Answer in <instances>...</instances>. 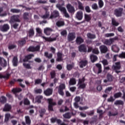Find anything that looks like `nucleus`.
Masks as SVG:
<instances>
[{"label": "nucleus", "mask_w": 125, "mask_h": 125, "mask_svg": "<svg viewBox=\"0 0 125 125\" xmlns=\"http://www.w3.org/2000/svg\"><path fill=\"white\" fill-rule=\"evenodd\" d=\"M47 101L48 103V111H50L51 112H53L54 109H53V106H56V102H53V99L50 98L47 99Z\"/></svg>", "instance_id": "nucleus-1"}, {"label": "nucleus", "mask_w": 125, "mask_h": 125, "mask_svg": "<svg viewBox=\"0 0 125 125\" xmlns=\"http://www.w3.org/2000/svg\"><path fill=\"white\" fill-rule=\"evenodd\" d=\"M10 76H11V74L7 72L5 75H3L4 79H6V80H8L9 78L10 77Z\"/></svg>", "instance_id": "nucleus-59"}, {"label": "nucleus", "mask_w": 125, "mask_h": 125, "mask_svg": "<svg viewBox=\"0 0 125 125\" xmlns=\"http://www.w3.org/2000/svg\"><path fill=\"white\" fill-rule=\"evenodd\" d=\"M119 115V113L116 111L115 113H112L111 111L108 112V116L109 117H115V116H118Z\"/></svg>", "instance_id": "nucleus-48"}, {"label": "nucleus", "mask_w": 125, "mask_h": 125, "mask_svg": "<svg viewBox=\"0 0 125 125\" xmlns=\"http://www.w3.org/2000/svg\"><path fill=\"white\" fill-rule=\"evenodd\" d=\"M57 58L56 59V61L57 62H61L63 61V54L60 52H58L57 54Z\"/></svg>", "instance_id": "nucleus-17"}, {"label": "nucleus", "mask_w": 125, "mask_h": 125, "mask_svg": "<svg viewBox=\"0 0 125 125\" xmlns=\"http://www.w3.org/2000/svg\"><path fill=\"white\" fill-rule=\"evenodd\" d=\"M20 16L19 15H14L11 17L10 22L11 23H14V22H20L21 21L19 19Z\"/></svg>", "instance_id": "nucleus-7"}, {"label": "nucleus", "mask_w": 125, "mask_h": 125, "mask_svg": "<svg viewBox=\"0 0 125 125\" xmlns=\"http://www.w3.org/2000/svg\"><path fill=\"white\" fill-rule=\"evenodd\" d=\"M90 59H91V62H92V63H94L95 61H97V59H98V58H97V56L94 55H92L90 56Z\"/></svg>", "instance_id": "nucleus-39"}, {"label": "nucleus", "mask_w": 125, "mask_h": 125, "mask_svg": "<svg viewBox=\"0 0 125 125\" xmlns=\"http://www.w3.org/2000/svg\"><path fill=\"white\" fill-rule=\"evenodd\" d=\"M85 81V79H84V78H83L82 79H79L78 84H81L83 83Z\"/></svg>", "instance_id": "nucleus-60"}, {"label": "nucleus", "mask_w": 125, "mask_h": 125, "mask_svg": "<svg viewBox=\"0 0 125 125\" xmlns=\"http://www.w3.org/2000/svg\"><path fill=\"white\" fill-rule=\"evenodd\" d=\"M26 37L23 38L21 39V40H20L18 41L19 45L20 46H23L24 44L26 43Z\"/></svg>", "instance_id": "nucleus-26"}, {"label": "nucleus", "mask_w": 125, "mask_h": 125, "mask_svg": "<svg viewBox=\"0 0 125 125\" xmlns=\"http://www.w3.org/2000/svg\"><path fill=\"white\" fill-rule=\"evenodd\" d=\"M78 49L80 52H87V49L86 45L84 44H82L78 47Z\"/></svg>", "instance_id": "nucleus-10"}, {"label": "nucleus", "mask_w": 125, "mask_h": 125, "mask_svg": "<svg viewBox=\"0 0 125 125\" xmlns=\"http://www.w3.org/2000/svg\"><path fill=\"white\" fill-rule=\"evenodd\" d=\"M10 27L9 25L7 23L4 24L2 26H0V30L1 32H7L9 30Z\"/></svg>", "instance_id": "nucleus-9"}, {"label": "nucleus", "mask_w": 125, "mask_h": 125, "mask_svg": "<svg viewBox=\"0 0 125 125\" xmlns=\"http://www.w3.org/2000/svg\"><path fill=\"white\" fill-rule=\"evenodd\" d=\"M121 68H122L121 62H115V64H113L112 67V70H114L116 74L121 73V71H119V70H121Z\"/></svg>", "instance_id": "nucleus-3"}, {"label": "nucleus", "mask_w": 125, "mask_h": 125, "mask_svg": "<svg viewBox=\"0 0 125 125\" xmlns=\"http://www.w3.org/2000/svg\"><path fill=\"white\" fill-rule=\"evenodd\" d=\"M21 91H22V89L21 88H14L12 90V92H13L14 94L21 92Z\"/></svg>", "instance_id": "nucleus-37"}, {"label": "nucleus", "mask_w": 125, "mask_h": 125, "mask_svg": "<svg viewBox=\"0 0 125 125\" xmlns=\"http://www.w3.org/2000/svg\"><path fill=\"white\" fill-rule=\"evenodd\" d=\"M56 6L57 8L60 10V11H62L63 13V14L64 15V16L66 17V18H69V17H70V15L68 13H67V10L64 7H62L60 4H57Z\"/></svg>", "instance_id": "nucleus-4"}, {"label": "nucleus", "mask_w": 125, "mask_h": 125, "mask_svg": "<svg viewBox=\"0 0 125 125\" xmlns=\"http://www.w3.org/2000/svg\"><path fill=\"white\" fill-rule=\"evenodd\" d=\"M98 4L100 8H102L104 6V2L102 0H99L98 1Z\"/></svg>", "instance_id": "nucleus-51"}, {"label": "nucleus", "mask_w": 125, "mask_h": 125, "mask_svg": "<svg viewBox=\"0 0 125 125\" xmlns=\"http://www.w3.org/2000/svg\"><path fill=\"white\" fill-rule=\"evenodd\" d=\"M106 79L108 82H113V79H114V77L112 75L108 74L106 76Z\"/></svg>", "instance_id": "nucleus-45"}, {"label": "nucleus", "mask_w": 125, "mask_h": 125, "mask_svg": "<svg viewBox=\"0 0 125 125\" xmlns=\"http://www.w3.org/2000/svg\"><path fill=\"white\" fill-rule=\"evenodd\" d=\"M46 110L44 108H42L41 110L40 111V117H41V118H42V117H43V115H44V114L45 113Z\"/></svg>", "instance_id": "nucleus-56"}, {"label": "nucleus", "mask_w": 125, "mask_h": 125, "mask_svg": "<svg viewBox=\"0 0 125 125\" xmlns=\"http://www.w3.org/2000/svg\"><path fill=\"white\" fill-rule=\"evenodd\" d=\"M42 80L41 79H38L35 81V84H40V83H42Z\"/></svg>", "instance_id": "nucleus-63"}, {"label": "nucleus", "mask_w": 125, "mask_h": 125, "mask_svg": "<svg viewBox=\"0 0 125 125\" xmlns=\"http://www.w3.org/2000/svg\"><path fill=\"white\" fill-rule=\"evenodd\" d=\"M23 103L24 105H30V101H29L27 98H25L24 99Z\"/></svg>", "instance_id": "nucleus-64"}, {"label": "nucleus", "mask_w": 125, "mask_h": 125, "mask_svg": "<svg viewBox=\"0 0 125 125\" xmlns=\"http://www.w3.org/2000/svg\"><path fill=\"white\" fill-rule=\"evenodd\" d=\"M83 11H79L77 12L76 15V18H77L78 20L81 21V20H83Z\"/></svg>", "instance_id": "nucleus-19"}, {"label": "nucleus", "mask_w": 125, "mask_h": 125, "mask_svg": "<svg viewBox=\"0 0 125 125\" xmlns=\"http://www.w3.org/2000/svg\"><path fill=\"white\" fill-rule=\"evenodd\" d=\"M51 122L53 124H54V123L57 122V124L58 125H60V124H61L62 121L60 119H57V118H52L51 119Z\"/></svg>", "instance_id": "nucleus-29"}, {"label": "nucleus", "mask_w": 125, "mask_h": 125, "mask_svg": "<svg viewBox=\"0 0 125 125\" xmlns=\"http://www.w3.org/2000/svg\"><path fill=\"white\" fill-rule=\"evenodd\" d=\"M87 64H88V62L86 60H82L79 62L80 68H83V67H85Z\"/></svg>", "instance_id": "nucleus-21"}, {"label": "nucleus", "mask_w": 125, "mask_h": 125, "mask_svg": "<svg viewBox=\"0 0 125 125\" xmlns=\"http://www.w3.org/2000/svg\"><path fill=\"white\" fill-rule=\"evenodd\" d=\"M115 34L114 33H106L104 35L105 38H109V37H114Z\"/></svg>", "instance_id": "nucleus-61"}, {"label": "nucleus", "mask_w": 125, "mask_h": 125, "mask_svg": "<svg viewBox=\"0 0 125 125\" xmlns=\"http://www.w3.org/2000/svg\"><path fill=\"white\" fill-rule=\"evenodd\" d=\"M61 36L62 37H66L67 36V30H64L61 32Z\"/></svg>", "instance_id": "nucleus-62"}, {"label": "nucleus", "mask_w": 125, "mask_h": 125, "mask_svg": "<svg viewBox=\"0 0 125 125\" xmlns=\"http://www.w3.org/2000/svg\"><path fill=\"white\" fill-rule=\"evenodd\" d=\"M41 49V46L37 45L36 46H30L27 49V51L29 52H36V51H39Z\"/></svg>", "instance_id": "nucleus-5"}, {"label": "nucleus", "mask_w": 125, "mask_h": 125, "mask_svg": "<svg viewBox=\"0 0 125 125\" xmlns=\"http://www.w3.org/2000/svg\"><path fill=\"white\" fill-rule=\"evenodd\" d=\"M122 95H123L122 92H119L114 94V97L115 98V99H117V98L122 97Z\"/></svg>", "instance_id": "nucleus-43"}, {"label": "nucleus", "mask_w": 125, "mask_h": 125, "mask_svg": "<svg viewBox=\"0 0 125 125\" xmlns=\"http://www.w3.org/2000/svg\"><path fill=\"white\" fill-rule=\"evenodd\" d=\"M28 16L29 13L25 12L23 14V18L24 20H28L29 19V18H28Z\"/></svg>", "instance_id": "nucleus-52"}, {"label": "nucleus", "mask_w": 125, "mask_h": 125, "mask_svg": "<svg viewBox=\"0 0 125 125\" xmlns=\"http://www.w3.org/2000/svg\"><path fill=\"white\" fill-rule=\"evenodd\" d=\"M62 116L64 118V119H71V117H72L71 113L70 112H66L65 114H63Z\"/></svg>", "instance_id": "nucleus-38"}, {"label": "nucleus", "mask_w": 125, "mask_h": 125, "mask_svg": "<svg viewBox=\"0 0 125 125\" xmlns=\"http://www.w3.org/2000/svg\"><path fill=\"white\" fill-rule=\"evenodd\" d=\"M118 37H115L113 38H110L109 39H104L103 41V42L104 44H105V45H111L113 42H114L115 41L118 40Z\"/></svg>", "instance_id": "nucleus-2"}, {"label": "nucleus", "mask_w": 125, "mask_h": 125, "mask_svg": "<svg viewBox=\"0 0 125 125\" xmlns=\"http://www.w3.org/2000/svg\"><path fill=\"white\" fill-rule=\"evenodd\" d=\"M50 76L51 79H54V78L56 76V72L54 70L50 72Z\"/></svg>", "instance_id": "nucleus-57"}, {"label": "nucleus", "mask_w": 125, "mask_h": 125, "mask_svg": "<svg viewBox=\"0 0 125 125\" xmlns=\"http://www.w3.org/2000/svg\"><path fill=\"white\" fill-rule=\"evenodd\" d=\"M44 56L46 57V58H48L49 59H50L51 58H52V56L53 55L52 53L48 54V52H44Z\"/></svg>", "instance_id": "nucleus-44"}, {"label": "nucleus", "mask_w": 125, "mask_h": 125, "mask_svg": "<svg viewBox=\"0 0 125 125\" xmlns=\"http://www.w3.org/2000/svg\"><path fill=\"white\" fill-rule=\"evenodd\" d=\"M96 66L98 69V74H101L102 73V65L100 63L96 64Z\"/></svg>", "instance_id": "nucleus-34"}, {"label": "nucleus", "mask_w": 125, "mask_h": 125, "mask_svg": "<svg viewBox=\"0 0 125 125\" xmlns=\"http://www.w3.org/2000/svg\"><path fill=\"white\" fill-rule=\"evenodd\" d=\"M52 93H53V89L52 88H48L44 91V94L46 96H50V95H52Z\"/></svg>", "instance_id": "nucleus-13"}, {"label": "nucleus", "mask_w": 125, "mask_h": 125, "mask_svg": "<svg viewBox=\"0 0 125 125\" xmlns=\"http://www.w3.org/2000/svg\"><path fill=\"white\" fill-rule=\"evenodd\" d=\"M124 9L123 8H119L118 9H116L114 10V14L117 17H121L123 14V11Z\"/></svg>", "instance_id": "nucleus-8"}, {"label": "nucleus", "mask_w": 125, "mask_h": 125, "mask_svg": "<svg viewBox=\"0 0 125 125\" xmlns=\"http://www.w3.org/2000/svg\"><path fill=\"white\" fill-rule=\"evenodd\" d=\"M73 68H74V64H68L66 65L67 71H71Z\"/></svg>", "instance_id": "nucleus-50"}, {"label": "nucleus", "mask_w": 125, "mask_h": 125, "mask_svg": "<svg viewBox=\"0 0 125 125\" xmlns=\"http://www.w3.org/2000/svg\"><path fill=\"white\" fill-rule=\"evenodd\" d=\"M66 88V85H65V84L62 83L58 87V92L60 95H61V96H64V89Z\"/></svg>", "instance_id": "nucleus-6"}, {"label": "nucleus", "mask_w": 125, "mask_h": 125, "mask_svg": "<svg viewBox=\"0 0 125 125\" xmlns=\"http://www.w3.org/2000/svg\"><path fill=\"white\" fill-rule=\"evenodd\" d=\"M83 39L81 37H77L76 40L77 44H82L83 42Z\"/></svg>", "instance_id": "nucleus-23"}, {"label": "nucleus", "mask_w": 125, "mask_h": 125, "mask_svg": "<svg viewBox=\"0 0 125 125\" xmlns=\"http://www.w3.org/2000/svg\"><path fill=\"white\" fill-rule=\"evenodd\" d=\"M77 83V81L74 78H72L70 79L69 82V85H75Z\"/></svg>", "instance_id": "nucleus-31"}, {"label": "nucleus", "mask_w": 125, "mask_h": 125, "mask_svg": "<svg viewBox=\"0 0 125 125\" xmlns=\"http://www.w3.org/2000/svg\"><path fill=\"white\" fill-rule=\"evenodd\" d=\"M0 65L3 68H5L7 66V62H6V60L1 57H0Z\"/></svg>", "instance_id": "nucleus-12"}, {"label": "nucleus", "mask_w": 125, "mask_h": 125, "mask_svg": "<svg viewBox=\"0 0 125 125\" xmlns=\"http://www.w3.org/2000/svg\"><path fill=\"white\" fill-rule=\"evenodd\" d=\"M35 35V31L33 28H31L28 31V37L29 38H32V37H34Z\"/></svg>", "instance_id": "nucleus-35"}, {"label": "nucleus", "mask_w": 125, "mask_h": 125, "mask_svg": "<svg viewBox=\"0 0 125 125\" xmlns=\"http://www.w3.org/2000/svg\"><path fill=\"white\" fill-rule=\"evenodd\" d=\"M75 39H76V35H75V33H70L68 34V35L67 36V40L68 42H72L74 41Z\"/></svg>", "instance_id": "nucleus-14"}, {"label": "nucleus", "mask_w": 125, "mask_h": 125, "mask_svg": "<svg viewBox=\"0 0 125 125\" xmlns=\"http://www.w3.org/2000/svg\"><path fill=\"white\" fill-rule=\"evenodd\" d=\"M50 14V13L47 10H46L45 14L42 16L41 18H42V19H47L49 17Z\"/></svg>", "instance_id": "nucleus-28"}, {"label": "nucleus", "mask_w": 125, "mask_h": 125, "mask_svg": "<svg viewBox=\"0 0 125 125\" xmlns=\"http://www.w3.org/2000/svg\"><path fill=\"white\" fill-rule=\"evenodd\" d=\"M6 97L2 96L0 98V103L2 104H4V103H6L7 101Z\"/></svg>", "instance_id": "nucleus-42"}, {"label": "nucleus", "mask_w": 125, "mask_h": 125, "mask_svg": "<svg viewBox=\"0 0 125 125\" xmlns=\"http://www.w3.org/2000/svg\"><path fill=\"white\" fill-rule=\"evenodd\" d=\"M66 8L69 13H75V8L71 4H68Z\"/></svg>", "instance_id": "nucleus-16"}, {"label": "nucleus", "mask_w": 125, "mask_h": 125, "mask_svg": "<svg viewBox=\"0 0 125 125\" xmlns=\"http://www.w3.org/2000/svg\"><path fill=\"white\" fill-rule=\"evenodd\" d=\"M23 66L26 69H32V67L31 66V64L30 63H23Z\"/></svg>", "instance_id": "nucleus-53"}, {"label": "nucleus", "mask_w": 125, "mask_h": 125, "mask_svg": "<svg viewBox=\"0 0 125 125\" xmlns=\"http://www.w3.org/2000/svg\"><path fill=\"white\" fill-rule=\"evenodd\" d=\"M42 39L45 40L46 42H55V41H56L57 39V37H55L54 38H51V37H45L44 36L42 37Z\"/></svg>", "instance_id": "nucleus-20"}, {"label": "nucleus", "mask_w": 125, "mask_h": 125, "mask_svg": "<svg viewBox=\"0 0 125 125\" xmlns=\"http://www.w3.org/2000/svg\"><path fill=\"white\" fill-rule=\"evenodd\" d=\"M13 63L14 67L18 66V59L16 57H14L13 59Z\"/></svg>", "instance_id": "nucleus-36"}, {"label": "nucleus", "mask_w": 125, "mask_h": 125, "mask_svg": "<svg viewBox=\"0 0 125 125\" xmlns=\"http://www.w3.org/2000/svg\"><path fill=\"white\" fill-rule=\"evenodd\" d=\"M35 55L33 54H28L24 57L23 60V62H28L29 60H31L33 57H34Z\"/></svg>", "instance_id": "nucleus-15"}, {"label": "nucleus", "mask_w": 125, "mask_h": 125, "mask_svg": "<svg viewBox=\"0 0 125 125\" xmlns=\"http://www.w3.org/2000/svg\"><path fill=\"white\" fill-rule=\"evenodd\" d=\"M87 37L90 40H94V39H96V35L88 33L87 34Z\"/></svg>", "instance_id": "nucleus-33"}, {"label": "nucleus", "mask_w": 125, "mask_h": 125, "mask_svg": "<svg viewBox=\"0 0 125 125\" xmlns=\"http://www.w3.org/2000/svg\"><path fill=\"white\" fill-rule=\"evenodd\" d=\"M115 105H124V102L122 100H117L114 103Z\"/></svg>", "instance_id": "nucleus-47"}, {"label": "nucleus", "mask_w": 125, "mask_h": 125, "mask_svg": "<svg viewBox=\"0 0 125 125\" xmlns=\"http://www.w3.org/2000/svg\"><path fill=\"white\" fill-rule=\"evenodd\" d=\"M10 11L12 13H20L21 12V10L18 9H11Z\"/></svg>", "instance_id": "nucleus-46"}, {"label": "nucleus", "mask_w": 125, "mask_h": 125, "mask_svg": "<svg viewBox=\"0 0 125 125\" xmlns=\"http://www.w3.org/2000/svg\"><path fill=\"white\" fill-rule=\"evenodd\" d=\"M79 88H81V89H84L85 87H86V84L84 83H83L82 84H78Z\"/></svg>", "instance_id": "nucleus-54"}, {"label": "nucleus", "mask_w": 125, "mask_h": 125, "mask_svg": "<svg viewBox=\"0 0 125 125\" xmlns=\"http://www.w3.org/2000/svg\"><path fill=\"white\" fill-rule=\"evenodd\" d=\"M56 24L57 27L60 28V27H63V26H65V21H64L60 20L58 21Z\"/></svg>", "instance_id": "nucleus-24"}, {"label": "nucleus", "mask_w": 125, "mask_h": 125, "mask_svg": "<svg viewBox=\"0 0 125 125\" xmlns=\"http://www.w3.org/2000/svg\"><path fill=\"white\" fill-rule=\"evenodd\" d=\"M25 119L26 125H31V119H30V117L29 116H26L25 117Z\"/></svg>", "instance_id": "nucleus-40"}, {"label": "nucleus", "mask_w": 125, "mask_h": 125, "mask_svg": "<svg viewBox=\"0 0 125 125\" xmlns=\"http://www.w3.org/2000/svg\"><path fill=\"white\" fill-rule=\"evenodd\" d=\"M10 110H11V105L8 104H5L3 111L4 112H9Z\"/></svg>", "instance_id": "nucleus-25"}, {"label": "nucleus", "mask_w": 125, "mask_h": 125, "mask_svg": "<svg viewBox=\"0 0 125 125\" xmlns=\"http://www.w3.org/2000/svg\"><path fill=\"white\" fill-rule=\"evenodd\" d=\"M119 58L125 59V52H122L121 54L118 55Z\"/></svg>", "instance_id": "nucleus-58"}, {"label": "nucleus", "mask_w": 125, "mask_h": 125, "mask_svg": "<svg viewBox=\"0 0 125 125\" xmlns=\"http://www.w3.org/2000/svg\"><path fill=\"white\" fill-rule=\"evenodd\" d=\"M100 49L102 53H106V52H108V47L105 45L100 46Z\"/></svg>", "instance_id": "nucleus-18"}, {"label": "nucleus", "mask_w": 125, "mask_h": 125, "mask_svg": "<svg viewBox=\"0 0 125 125\" xmlns=\"http://www.w3.org/2000/svg\"><path fill=\"white\" fill-rule=\"evenodd\" d=\"M84 19L86 22H89L90 20H91V17L90 16V15H88L86 14H84Z\"/></svg>", "instance_id": "nucleus-41"}, {"label": "nucleus", "mask_w": 125, "mask_h": 125, "mask_svg": "<svg viewBox=\"0 0 125 125\" xmlns=\"http://www.w3.org/2000/svg\"><path fill=\"white\" fill-rule=\"evenodd\" d=\"M42 99H43V96L42 95L37 96L35 98V102H36V103H38L39 104H41Z\"/></svg>", "instance_id": "nucleus-22"}, {"label": "nucleus", "mask_w": 125, "mask_h": 125, "mask_svg": "<svg viewBox=\"0 0 125 125\" xmlns=\"http://www.w3.org/2000/svg\"><path fill=\"white\" fill-rule=\"evenodd\" d=\"M10 118V114L7 113L5 115V122H8Z\"/></svg>", "instance_id": "nucleus-55"}, {"label": "nucleus", "mask_w": 125, "mask_h": 125, "mask_svg": "<svg viewBox=\"0 0 125 125\" xmlns=\"http://www.w3.org/2000/svg\"><path fill=\"white\" fill-rule=\"evenodd\" d=\"M65 109H63V108L61 107L60 109V112L61 113H64V112H66V111H69V108H68V107H67L66 106H64Z\"/></svg>", "instance_id": "nucleus-49"}, {"label": "nucleus", "mask_w": 125, "mask_h": 125, "mask_svg": "<svg viewBox=\"0 0 125 125\" xmlns=\"http://www.w3.org/2000/svg\"><path fill=\"white\" fill-rule=\"evenodd\" d=\"M111 24L112 26H114V27H118V26L120 25V23L117 21L116 19H115L114 18L112 19Z\"/></svg>", "instance_id": "nucleus-30"}, {"label": "nucleus", "mask_w": 125, "mask_h": 125, "mask_svg": "<svg viewBox=\"0 0 125 125\" xmlns=\"http://www.w3.org/2000/svg\"><path fill=\"white\" fill-rule=\"evenodd\" d=\"M50 32H52V29L50 28L47 27L44 30V33L47 36H49V35H50Z\"/></svg>", "instance_id": "nucleus-32"}, {"label": "nucleus", "mask_w": 125, "mask_h": 125, "mask_svg": "<svg viewBox=\"0 0 125 125\" xmlns=\"http://www.w3.org/2000/svg\"><path fill=\"white\" fill-rule=\"evenodd\" d=\"M59 16V12L57 10H54L51 14V15L49 18V19H53V18H57Z\"/></svg>", "instance_id": "nucleus-11"}, {"label": "nucleus", "mask_w": 125, "mask_h": 125, "mask_svg": "<svg viewBox=\"0 0 125 125\" xmlns=\"http://www.w3.org/2000/svg\"><path fill=\"white\" fill-rule=\"evenodd\" d=\"M111 49L113 52L118 53L120 51V48L117 45H113L111 47Z\"/></svg>", "instance_id": "nucleus-27"}]
</instances>
